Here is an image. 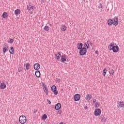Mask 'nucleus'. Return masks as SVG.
<instances>
[{"instance_id":"obj_49","label":"nucleus","mask_w":124,"mask_h":124,"mask_svg":"<svg viewBox=\"0 0 124 124\" xmlns=\"http://www.w3.org/2000/svg\"><path fill=\"white\" fill-rule=\"evenodd\" d=\"M50 27H52L53 25L52 24H49Z\"/></svg>"},{"instance_id":"obj_15","label":"nucleus","mask_w":124,"mask_h":124,"mask_svg":"<svg viewBox=\"0 0 124 124\" xmlns=\"http://www.w3.org/2000/svg\"><path fill=\"white\" fill-rule=\"evenodd\" d=\"M66 57L65 55H62L61 56V62H66Z\"/></svg>"},{"instance_id":"obj_50","label":"nucleus","mask_w":124,"mask_h":124,"mask_svg":"<svg viewBox=\"0 0 124 124\" xmlns=\"http://www.w3.org/2000/svg\"><path fill=\"white\" fill-rule=\"evenodd\" d=\"M90 45H92V44H93V43H90Z\"/></svg>"},{"instance_id":"obj_19","label":"nucleus","mask_w":124,"mask_h":124,"mask_svg":"<svg viewBox=\"0 0 124 124\" xmlns=\"http://www.w3.org/2000/svg\"><path fill=\"white\" fill-rule=\"evenodd\" d=\"M114 44L113 43H111L108 46V48L109 50V51L112 50V49H113V47H114Z\"/></svg>"},{"instance_id":"obj_17","label":"nucleus","mask_w":124,"mask_h":124,"mask_svg":"<svg viewBox=\"0 0 124 124\" xmlns=\"http://www.w3.org/2000/svg\"><path fill=\"white\" fill-rule=\"evenodd\" d=\"M83 48V44L82 43H79L78 44V50H80V49H82Z\"/></svg>"},{"instance_id":"obj_7","label":"nucleus","mask_w":124,"mask_h":124,"mask_svg":"<svg viewBox=\"0 0 124 124\" xmlns=\"http://www.w3.org/2000/svg\"><path fill=\"white\" fill-rule=\"evenodd\" d=\"M113 25L114 26H118L119 24V19L117 16H115L113 18Z\"/></svg>"},{"instance_id":"obj_31","label":"nucleus","mask_w":124,"mask_h":124,"mask_svg":"<svg viewBox=\"0 0 124 124\" xmlns=\"http://www.w3.org/2000/svg\"><path fill=\"white\" fill-rule=\"evenodd\" d=\"M35 8V7H34V6H31L30 7V11H33V10H34Z\"/></svg>"},{"instance_id":"obj_44","label":"nucleus","mask_w":124,"mask_h":124,"mask_svg":"<svg viewBox=\"0 0 124 124\" xmlns=\"http://www.w3.org/2000/svg\"><path fill=\"white\" fill-rule=\"evenodd\" d=\"M28 6H30V7H31V6H31V3H29Z\"/></svg>"},{"instance_id":"obj_4","label":"nucleus","mask_w":124,"mask_h":124,"mask_svg":"<svg viewBox=\"0 0 124 124\" xmlns=\"http://www.w3.org/2000/svg\"><path fill=\"white\" fill-rule=\"evenodd\" d=\"M101 114V109L100 108H96L94 111V115L96 116H100Z\"/></svg>"},{"instance_id":"obj_14","label":"nucleus","mask_w":124,"mask_h":124,"mask_svg":"<svg viewBox=\"0 0 124 124\" xmlns=\"http://www.w3.org/2000/svg\"><path fill=\"white\" fill-rule=\"evenodd\" d=\"M5 88H6V84H5V83H4V82L1 83V84L0 85V88L1 90H4V89H5Z\"/></svg>"},{"instance_id":"obj_5","label":"nucleus","mask_w":124,"mask_h":124,"mask_svg":"<svg viewBox=\"0 0 124 124\" xmlns=\"http://www.w3.org/2000/svg\"><path fill=\"white\" fill-rule=\"evenodd\" d=\"M9 49V46H8V44H4V47L3 48V53L5 54L7 51H8Z\"/></svg>"},{"instance_id":"obj_47","label":"nucleus","mask_w":124,"mask_h":124,"mask_svg":"<svg viewBox=\"0 0 124 124\" xmlns=\"http://www.w3.org/2000/svg\"><path fill=\"white\" fill-rule=\"evenodd\" d=\"M95 54H98V51L96 50L95 52Z\"/></svg>"},{"instance_id":"obj_29","label":"nucleus","mask_w":124,"mask_h":124,"mask_svg":"<svg viewBox=\"0 0 124 124\" xmlns=\"http://www.w3.org/2000/svg\"><path fill=\"white\" fill-rule=\"evenodd\" d=\"M109 74H110L112 76L114 75V70L111 69L109 70Z\"/></svg>"},{"instance_id":"obj_10","label":"nucleus","mask_w":124,"mask_h":124,"mask_svg":"<svg viewBox=\"0 0 124 124\" xmlns=\"http://www.w3.org/2000/svg\"><path fill=\"white\" fill-rule=\"evenodd\" d=\"M61 108H62V105L60 103H57L55 106V110H60Z\"/></svg>"},{"instance_id":"obj_39","label":"nucleus","mask_w":124,"mask_h":124,"mask_svg":"<svg viewBox=\"0 0 124 124\" xmlns=\"http://www.w3.org/2000/svg\"><path fill=\"white\" fill-rule=\"evenodd\" d=\"M47 102H48V104H51V101L49 99H47Z\"/></svg>"},{"instance_id":"obj_40","label":"nucleus","mask_w":124,"mask_h":124,"mask_svg":"<svg viewBox=\"0 0 124 124\" xmlns=\"http://www.w3.org/2000/svg\"><path fill=\"white\" fill-rule=\"evenodd\" d=\"M30 8H31V7H30V6L28 5L27 9H28V10H29V11H30Z\"/></svg>"},{"instance_id":"obj_9","label":"nucleus","mask_w":124,"mask_h":124,"mask_svg":"<svg viewBox=\"0 0 124 124\" xmlns=\"http://www.w3.org/2000/svg\"><path fill=\"white\" fill-rule=\"evenodd\" d=\"M117 104H118V108H122V107H124V103L123 101L122 102H120V101H118L117 102Z\"/></svg>"},{"instance_id":"obj_23","label":"nucleus","mask_w":124,"mask_h":124,"mask_svg":"<svg viewBox=\"0 0 124 124\" xmlns=\"http://www.w3.org/2000/svg\"><path fill=\"white\" fill-rule=\"evenodd\" d=\"M8 16V15H7V13L6 12H4L2 14V17L4 19H6Z\"/></svg>"},{"instance_id":"obj_32","label":"nucleus","mask_w":124,"mask_h":124,"mask_svg":"<svg viewBox=\"0 0 124 124\" xmlns=\"http://www.w3.org/2000/svg\"><path fill=\"white\" fill-rule=\"evenodd\" d=\"M41 84L42 85L43 89H44V88L47 87V86H46V84H45V83L44 82H42Z\"/></svg>"},{"instance_id":"obj_30","label":"nucleus","mask_w":124,"mask_h":124,"mask_svg":"<svg viewBox=\"0 0 124 124\" xmlns=\"http://www.w3.org/2000/svg\"><path fill=\"white\" fill-rule=\"evenodd\" d=\"M42 120H45L47 119V115L44 114L42 116Z\"/></svg>"},{"instance_id":"obj_37","label":"nucleus","mask_w":124,"mask_h":124,"mask_svg":"<svg viewBox=\"0 0 124 124\" xmlns=\"http://www.w3.org/2000/svg\"><path fill=\"white\" fill-rule=\"evenodd\" d=\"M99 8H103L102 7V4L101 3H100L98 6Z\"/></svg>"},{"instance_id":"obj_42","label":"nucleus","mask_w":124,"mask_h":124,"mask_svg":"<svg viewBox=\"0 0 124 124\" xmlns=\"http://www.w3.org/2000/svg\"><path fill=\"white\" fill-rule=\"evenodd\" d=\"M93 103H95V102H96V99H94L93 100Z\"/></svg>"},{"instance_id":"obj_16","label":"nucleus","mask_w":124,"mask_h":124,"mask_svg":"<svg viewBox=\"0 0 124 124\" xmlns=\"http://www.w3.org/2000/svg\"><path fill=\"white\" fill-rule=\"evenodd\" d=\"M9 50L10 54H11V55H13L15 53L14 47H13V46H11Z\"/></svg>"},{"instance_id":"obj_11","label":"nucleus","mask_w":124,"mask_h":124,"mask_svg":"<svg viewBox=\"0 0 124 124\" xmlns=\"http://www.w3.org/2000/svg\"><path fill=\"white\" fill-rule=\"evenodd\" d=\"M89 41H87V42L84 43L83 48H86L87 49H89L90 48V44H89Z\"/></svg>"},{"instance_id":"obj_24","label":"nucleus","mask_w":124,"mask_h":124,"mask_svg":"<svg viewBox=\"0 0 124 124\" xmlns=\"http://www.w3.org/2000/svg\"><path fill=\"white\" fill-rule=\"evenodd\" d=\"M44 30L45 31H48L50 30V27L48 26H45Z\"/></svg>"},{"instance_id":"obj_41","label":"nucleus","mask_w":124,"mask_h":124,"mask_svg":"<svg viewBox=\"0 0 124 124\" xmlns=\"http://www.w3.org/2000/svg\"><path fill=\"white\" fill-rule=\"evenodd\" d=\"M29 11V13H30V14H32V13H33V12H32L33 11Z\"/></svg>"},{"instance_id":"obj_51","label":"nucleus","mask_w":124,"mask_h":124,"mask_svg":"<svg viewBox=\"0 0 124 124\" xmlns=\"http://www.w3.org/2000/svg\"><path fill=\"white\" fill-rule=\"evenodd\" d=\"M61 91H63V89H62Z\"/></svg>"},{"instance_id":"obj_25","label":"nucleus","mask_w":124,"mask_h":124,"mask_svg":"<svg viewBox=\"0 0 124 124\" xmlns=\"http://www.w3.org/2000/svg\"><path fill=\"white\" fill-rule=\"evenodd\" d=\"M43 89L44 90L45 93H46V95H48V93H49V92L48 91V88L47 87H46Z\"/></svg>"},{"instance_id":"obj_28","label":"nucleus","mask_w":124,"mask_h":124,"mask_svg":"<svg viewBox=\"0 0 124 124\" xmlns=\"http://www.w3.org/2000/svg\"><path fill=\"white\" fill-rule=\"evenodd\" d=\"M61 30L63 31H65L66 30V27H65V25H62Z\"/></svg>"},{"instance_id":"obj_38","label":"nucleus","mask_w":124,"mask_h":124,"mask_svg":"<svg viewBox=\"0 0 124 124\" xmlns=\"http://www.w3.org/2000/svg\"><path fill=\"white\" fill-rule=\"evenodd\" d=\"M58 114H59V115H61V114H62V110H58Z\"/></svg>"},{"instance_id":"obj_33","label":"nucleus","mask_w":124,"mask_h":124,"mask_svg":"<svg viewBox=\"0 0 124 124\" xmlns=\"http://www.w3.org/2000/svg\"><path fill=\"white\" fill-rule=\"evenodd\" d=\"M107 71H106V69H104L103 71V76H105V75H106V72Z\"/></svg>"},{"instance_id":"obj_20","label":"nucleus","mask_w":124,"mask_h":124,"mask_svg":"<svg viewBox=\"0 0 124 124\" xmlns=\"http://www.w3.org/2000/svg\"><path fill=\"white\" fill-rule=\"evenodd\" d=\"M20 13H21V10H20V9H19L16 10L15 11V14L16 15H19V14H20Z\"/></svg>"},{"instance_id":"obj_26","label":"nucleus","mask_w":124,"mask_h":124,"mask_svg":"<svg viewBox=\"0 0 124 124\" xmlns=\"http://www.w3.org/2000/svg\"><path fill=\"white\" fill-rule=\"evenodd\" d=\"M106 121H107V119L105 118V117L103 116L101 119L102 123H106Z\"/></svg>"},{"instance_id":"obj_2","label":"nucleus","mask_w":124,"mask_h":124,"mask_svg":"<svg viewBox=\"0 0 124 124\" xmlns=\"http://www.w3.org/2000/svg\"><path fill=\"white\" fill-rule=\"evenodd\" d=\"M79 55L80 56H85L87 54V48L83 47L79 49Z\"/></svg>"},{"instance_id":"obj_46","label":"nucleus","mask_w":124,"mask_h":124,"mask_svg":"<svg viewBox=\"0 0 124 124\" xmlns=\"http://www.w3.org/2000/svg\"><path fill=\"white\" fill-rule=\"evenodd\" d=\"M37 112V110L35 109V110H34V114L35 113H36Z\"/></svg>"},{"instance_id":"obj_35","label":"nucleus","mask_w":124,"mask_h":124,"mask_svg":"<svg viewBox=\"0 0 124 124\" xmlns=\"http://www.w3.org/2000/svg\"><path fill=\"white\" fill-rule=\"evenodd\" d=\"M23 69V68L22 67H19L18 68V72H21L22 71V70Z\"/></svg>"},{"instance_id":"obj_13","label":"nucleus","mask_w":124,"mask_h":124,"mask_svg":"<svg viewBox=\"0 0 124 124\" xmlns=\"http://www.w3.org/2000/svg\"><path fill=\"white\" fill-rule=\"evenodd\" d=\"M107 23L108 26H112L113 24H114V20L112 19H109L108 20Z\"/></svg>"},{"instance_id":"obj_22","label":"nucleus","mask_w":124,"mask_h":124,"mask_svg":"<svg viewBox=\"0 0 124 124\" xmlns=\"http://www.w3.org/2000/svg\"><path fill=\"white\" fill-rule=\"evenodd\" d=\"M55 56H56V58L57 60H59V59H60L61 57V53L58 52V54H56Z\"/></svg>"},{"instance_id":"obj_45","label":"nucleus","mask_w":124,"mask_h":124,"mask_svg":"<svg viewBox=\"0 0 124 124\" xmlns=\"http://www.w3.org/2000/svg\"><path fill=\"white\" fill-rule=\"evenodd\" d=\"M84 109H88V107L86 106H85L84 107Z\"/></svg>"},{"instance_id":"obj_12","label":"nucleus","mask_w":124,"mask_h":124,"mask_svg":"<svg viewBox=\"0 0 124 124\" xmlns=\"http://www.w3.org/2000/svg\"><path fill=\"white\" fill-rule=\"evenodd\" d=\"M40 68V64L39 63H35L34 64V69L35 70H38Z\"/></svg>"},{"instance_id":"obj_27","label":"nucleus","mask_w":124,"mask_h":124,"mask_svg":"<svg viewBox=\"0 0 124 124\" xmlns=\"http://www.w3.org/2000/svg\"><path fill=\"white\" fill-rule=\"evenodd\" d=\"M30 66H31V64H30V63H27L26 64V67L27 70H29V69H30Z\"/></svg>"},{"instance_id":"obj_48","label":"nucleus","mask_w":124,"mask_h":124,"mask_svg":"<svg viewBox=\"0 0 124 124\" xmlns=\"http://www.w3.org/2000/svg\"><path fill=\"white\" fill-rule=\"evenodd\" d=\"M41 2H45V0H41Z\"/></svg>"},{"instance_id":"obj_8","label":"nucleus","mask_w":124,"mask_h":124,"mask_svg":"<svg viewBox=\"0 0 124 124\" xmlns=\"http://www.w3.org/2000/svg\"><path fill=\"white\" fill-rule=\"evenodd\" d=\"M112 51L113 53H117V52L120 50L119 46H114L112 47Z\"/></svg>"},{"instance_id":"obj_21","label":"nucleus","mask_w":124,"mask_h":124,"mask_svg":"<svg viewBox=\"0 0 124 124\" xmlns=\"http://www.w3.org/2000/svg\"><path fill=\"white\" fill-rule=\"evenodd\" d=\"M85 98L87 100H90L92 98V95L91 94H87Z\"/></svg>"},{"instance_id":"obj_43","label":"nucleus","mask_w":124,"mask_h":124,"mask_svg":"<svg viewBox=\"0 0 124 124\" xmlns=\"http://www.w3.org/2000/svg\"><path fill=\"white\" fill-rule=\"evenodd\" d=\"M56 83H58V82H60V79H57L56 80Z\"/></svg>"},{"instance_id":"obj_36","label":"nucleus","mask_w":124,"mask_h":124,"mask_svg":"<svg viewBox=\"0 0 124 124\" xmlns=\"http://www.w3.org/2000/svg\"><path fill=\"white\" fill-rule=\"evenodd\" d=\"M9 42V43H13V42H14V40L13 39H10Z\"/></svg>"},{"instance_id":"obj_1","label":"nucleus","mask_w":124,"mask_h":124,"mask_svg":"<svg viewBox=\"0 0 124 124\" xmlns=\"http://www.w3.org/2000/svg\"><path fill=\"white\" fill-rule=\"evenodd\" d=\"M19 122L21 124H25L27 123V117L24 115H21L19 117Z\"/></svg>"},{"instance_id":"obj_18","label":"nucleus","mask_w":124,"mask_h":124,"mask_svg":"<svg viewBox=\"0 0 124 124\" xmlns=\"http://www.w3.org/2000/svg\"><path fill=\"white\" fill-rule=\"evenodd\" d=\"M35 74L37 78H39V77H40V71L39 70L36 71Z\"/></svg>"},{"instance_id":"obj_3","label":"nucleus","mask_w":124,"mask_h":124,"mask_svg":"<svg viewBox=\"0 0 124 124\" xmlns=\"http://www.w3.org/2000/svg\"><path fill=\"white\" fill-rule=\"evenodd\" d=\"M51 91H52V92H53L54 94H55V95H57V94H58V90H57V86H56V85H53L51 86Z\"/></svg>"},{"instance_id":"obj_6","label":"nucleus","mask_w":124,"mask_h":124,"mask_svg":"<svg viewBox=\"0 0 124 124\" xmlns=\"http://www.w3.org/2000/svg\"><path fill=\"white\" fill-rule=\"evenodd\" d=\"M80 98H81V95L79 94H76L74 96L75 101H79Z\"/></svg>"},{"instance_id":"obj_34","label":"nucleus","mask_w":124,"mask_h":124,"mask_svg":"<svg viewBox=\"0 0 124 124\" xmlns=\"http://www.w3.org/2000/svg\"><path fill=\"white\" fill-rule=\"evenodd\" d=\"M99 106V105L98 104V102H96L95 105H94V107L95 108H97V107H98Z\"/></svg>"}]
</instances>
